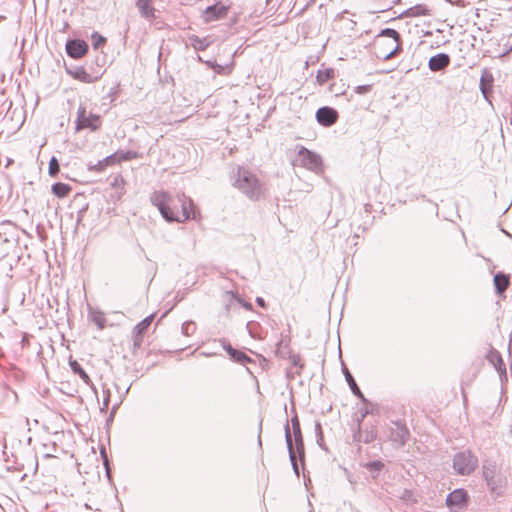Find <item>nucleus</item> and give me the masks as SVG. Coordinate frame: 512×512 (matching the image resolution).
<instances>
[{"label":"nucleus","mask_w":512,"mask_h":512,"mask_svg":"<svg viewBox=\"0 0 512 512\" xmlns=\"http://www.w3.org/2000/svg\"><path fill=\"white\" fill-rule=\"evenodd\" d=\"M150 199L152 204L158 208L163 218L168 222L199 220L192 199L184 194L172 196L165 191H155Z\"/></svg>","instance_id":"1"},{"label":"nucleus","mask_w":512,"mask_h":512,"mask_svg":"<svg viewBox=\"0 0 512 512\" xmlns=\"http://www.w3.org/2000/svg\"><path fill=\"white\" fill-rule=\"evenodd\" d=\"M234 186L250 200L257 201L265 196V187L257 176L246 168L239 167Z\"/></svg>","instance_id":"2"},{"label":"nucleus","mask_w":512,"mask_h":512,"mask_svg":"<svg viewBox=\"0 0 512 512\" xmlns=\"http://www.w3.org/2000/svg\"><path fill=\"white\" fill-rule=\"evenodd\" d=\"M483 478L492 498L504 497L508 487V478L496 464L485 462L483 464Z\"/></svg>","instance_id":"3"},{"label":"nucleus","mask_w":512,"mask_h":512,"mask_svg":"<svg viewBox=\"0 0 512 512\" xmlns=\"http://www.w3.org/2000/svg\"><path fill=\"white\" fill-rule=\"evenodd\" d=\"M374 47L378 58L391 59L400 50V34L392 28H385L376 36Z\"/></svg>","instance_id":"4"},{"label":"nucleus","mask_w":512,"mask_h":512,"mask_svg":"<svg viewBox=\"0 0 512 512\" xmlns=\"http://www.w3.org/2000/svg\"><path fill=\"white\" fill-rule=\"evenodd\" d=\"M284 430H285V440H286V444H287V448H288V452H289V458H290L291 464L293 466L294 472L296 473V475H299V468L297 465V456L296 455L298 454L300 460H303V458H304V443H303L301 428L298 427L297 430H292L293 436H294V441H295V448L293 445L292 433H291L290 426H289L288 422L286 423Z\"/></svg>","instance_id":"5"},{"label":"nucleus","mask_w":512,"mask_h":512,"mask_svg":"<svg viewBox=\"0 0 512 512\" xmlns=\"http://www.w3.org/2000/svg\"><path fill=\"white\" fill-rule=\"evenodd\" d=\"M295 163L317 174L323 171V162L321 156L303 146H301L298 150Z\"/></svg>","instance_id":"6"},{"label":"nucleus","mask_w":512,"mask_h":512,"mask_svg":"<svg viewBox=\"0 0 512 512\" xmlns=\"http://www.w3.org/2000/svg\"><path fill=\"white\" fill-rule=\"evenodd\" d=\"M478 466L477 457L469 450L455 454L453 469L459 475H470Z\"/></svg>","instance_id":"7"},{"label":"nucleus","mask_w":512,"mask_h":512,"mask_svg":"<svg viewBox=\"0 0 512 512\" xmlns=\"http://www.w3.org/2000/svg\"><path fill=\"white\" fill-rule=\"evenodd\" d=\"M101 117L92 112H87L86 107L82 104L77 109V117L75 120V130L79 132L83 129L96 131L101 127Z\"/></svg>","instance_id":"8"},{"label":"nucleus","mask_w":512,"mask_h":512,"mask_svg":"<svg viewBox=\"0 0 512 512\" xmlns=\"http://www.w3.org/2000/svg\"><path fill=\"white\" fill-rule=\"evenodd\" d=\"M469 496L464 489H455L446 497V505L451 512H458L467 507Z\"/></svg>","instance_id":"9"},{"label":"nucleus","mask_w":512,"mask_h":512,"mask_svg":"<svg viewBox=\"0 0 512 512\" xmlns=\"http://www.w3.org/2000/svg\"><path fill=\"white\" fill-rule=\"evenodd\" d=\"M317 121L326 127L332 126L338 120V112L331 107H321L316 112Z\"/></svg>","instance_id":"10"},{"label":"nucleus","mask_w":512,"mask_h":512,"mask_svg":"<svg viewBox=\"0 0 512 512\" xmlns=\"http://www.w3.org/2000/svg\"><path fill=\"white\" fill-rule=\"evenodd\" d=\"M227 14V7L221 3L209 6L203 12V19L205 22H212L223 18Z\"/></svg>","instance_id":"11"},{"label":"nucleus","mask_w":512,"mask_h":512,"mask_svg":"<svg viewBox=\"0 0 512 512\" xmlns=\"http://www.w3.org/2000/svg\"><path fill=\"white\" fill-rule=\"evenodd\" d=\"M88 45L82 40H70L66 44L67 54L75 59L81 58L86 54Z\"/></svg>","instance_id":"12"},{"label":"nucleus","mask_w":512,"mask_h":512,"mask_svg":"<svg viewBox=\"0 0 512 512\" xmlns=\"http://www.w3.org/2000/svg\"><path fill=\"white\" fill-rule=\"evenodd\" d=\"M450 64V57L446 53H439L429 59L428 67L433 72L444 70Z\"/></svg>","instance_id":"13"},{"label":"nucleus","mask_w":512,"mask_h":512,"mask_svg":"<svg viewBox=\"0 0 512 512\" xmlns=\"http://www.w3.org/2000/svg\"><path fill=\"white\" fill-rule=\"evenodd\" d=\"M220 342L224 350H226L230 358L235 362L245 364L246 362L251 361V359L244 352L234 349L226 339H221Z\"/></svg>","instance_id":"14"},{"label":"nucleus","mask_w":512,"mask_h":512,"mask_svg":"<svg viewBox=\"0 0 512 512\" xmlns=\"http://www.w3.org/2000/svg\"><path fill=\"white\" fill-rule=\"evenodd\" d=\"M136 7L140 15L148 21L156 18V10L152 5V0H136Z\"/></svg>","instance_id":"15"},{"label":"nucleus","mask_w":512,"mask_h":512,"mask_svg":"<svg viewBox=\"0 0 512 512\" xmlns=\"http://www.w3.org/2000/svg\"><path fill=\"white\" fill-rule=\"evenodd\" d=\"M408 436L409 432L403 425L395 424V428L391 429V440L399 445H404Z\"/></svg>","instance_id":"16"},{"label":"nucleus","mask_w":512,"mask_h":512,"mask_svg":"<svg viewBox=\"0 0 512 512\" xmlns=\"http://www.w3.org/2000/svg\"><path fill=\"white\" fill-rule=\"evenodd\" d=\"M493 81V75L484 70L480 78V90L485 98H488V94L491 92Z\"/></svg>","instance_id":"17"},{"label":"nucleus","mask_w":512,"mask_h":512,"mask_svg":"<svg viewBox=\"0 0 512 512\" xmlns=\"http://www.w3.org/2000/svg\"><path fill=\"white\" fill-rule=\"evenodd\" d=\"M343 373H344L345 379H346L351 391L353 392V394L356 395L358 398H360L363 402H366L367 400L365 399L363 393L361 392L360 388L358 387L352 374L349 372V370L345 366L343 367Z\"/></svg>","instance_id":"18"},{"label":"nucleus","mask_w":512,"mask_h":512,"mask_svg":"<svg viewBox=\"0 0 512 512\" xmlns=\"http://www.w3.org/2000/svg\"><path fill=\"white\" fill-rule=\"evenodd\" d=\"M493 280H494L496 292L499 295L503 294L506 291V289L508 288L509 283H510L508 275L501 273V272L497 273L494 276Z\"/></svg>","instance_id":"19"},{"label":"nucleus","mask_w":512,"mask_h":512,"mask_svg":"<svg viewBox=\"0 0 512 512\" xmlns=\"http://www.w3.org/2000/svg\"><path fill=\"white\" fill-rule=\"evenodd\" d=\"M377 437V431L375 428L371 427L370 429H366L363 433L361 432V436L358 433V429L354 433L355 441H363L364 443H370L375 440Z\"/></svg>","instance_id":"20"},{"label":"nucleus","mask_w":512,"mask_h":512,"mask_svg":"<svg viewBox=\"0 0 512 512\" xmlns=\"http://www.w3.org/2000/svg\"><path fill=\"white\" fill-rule=\"evenodd\" d=\"M335 77V71L332 68L319 69L317 72L316 80L319 85L326 84L329 80Z\"/></svg>","instance_id":"21"},{"label":"nucleus","mask_w":512,"mask_h":512,"mask_svg":"<svg viewBox=\"0 0 512 512\" xmlns=\"http://www.w3.org/2000/svg\"><path fill=\"white\" fill-rule=\"evenodd\" d=\"M210 42L207 38H199L196 35H192L189 37V45L192 46L195 50L203 51L209 46Z\"/></svg>","instance_id":"22"},{"label":"nucleus","mask_w":512,"mask_h":512,"mask_svg":"<svg viewBox=\"0 0 512 512\" xmlns=\"http://www.w3.org/2000/svg\"><path fill=\"white\" fill-rule=\"evenodd\" d=\"M70 191L71 187L65 183L58 182L52 186V192L58 197L67 196Z\"/></svg>","instance_id":"23"},{"label":"nucleus","mask_w":512,"mask_h":512,"mask_svg":"<svg viewBox=\"0 0 512 512\" xmlns=\"http://www.w3.org/2000/svg\"><path fill=\"white\" fill-rule=\"evenodd\" d=\"M71 369L74 373L78 374L80 378L86 383L89 384L91 382L90 377L88 374L84 371V369L80 366V364L77 361L70 362Z\"/></svg>","instance_id":"24"},{"label":"nucleus","mask_w":512,"mask_h":512,"mask_svg":"<svg viewBox=\"0 0 512 512\" xmlns=\"http://www.w3.org/2000/svg\"><path fill=\"white\" fill-rule=\"evenodd\" d=\"M153 315H150L148 317H146L145 319H143L141 322H139L133 329V333H137V334H144L146 332V330L148 329V327L150 326V324L152 323V320H153Z\"/></svg>","instance_id":"25"},{"label":"nucleus","mask_w":512,"mask_h":512,"mask_svg":"<svg viewBox=\"0 0 512 512\" xmlns=\"http://www.w3.org/2000/svg\"><path fill=\"white\" fill-rule=\"evenodd\" d=\"M115 156H116V160H118V163H120L122 161H129V160L135 159V158H137L138 154H137V152L131 151V150H128V151L121 150V151L115 152Z\"/></svg>","instance_id":"26"},{"label":"nucleus","mask_w":512,"mask_h":512,"mask_svg":"<svg viewBox=\"0 0 512 512\" xmlns=\"http://www.w3.org/2000/svg\"><path fill=\"white\" fill-rule=\"evenodd\" d=\"M181 330L185 336L193 335L196 331V324L193 321H186L182 324Z\"/></svg>","instance_id":"27"},{"label":"nucleus","mask_w":512,"mask_h":512,"mask_svg":"<svg viewBox=\"0 0 512 512\" xmlns=\"http://www.w3.org/2000/svg\"><path fill=\"white\" fill-rule=\"evenodd\" d=\"M59 170H60V166H59L57 159L55 157H52L49 162V174L51 176H55L58 174Z\"/></svg>","instance_id":"28"},{"label":"nucleus","mask_w":512,"mask_h":512,"mask_svg":"<svg viewBox=\"0 0 512 512\" xmlns=\"http://www.w3.org/2000/svg\"><path fill=\"white\" fill-rule=\"evenodd\" d=\"M384 467V464L381 461H372L367 464V469L371 472H380Z\"/></svg>","instance_id":"29"},{"label":"nucleus","mask_w":512,"mask_h":512,"mask_svg":"<svg viewBox=\"0 0 512 512\" xmlns=\"http://www.w3.org/2000/svg\"><path fill=\"white\" fill-rule=\"evenodd\" d=\"M427 9L421 5L415 6L410 9L409 15L411 16H420V15H427Z\"/></svg>","instance_id":"30"},{"label":"nucleus","mask_w":512,"mask_h":512,"mask_svg":"<svg viewBox=\"0 0 512 512\" xmlns=\"http://www.w3.org/2000/svg\"><path fill=\"white\" fill-rule=\"evenodd\" d=\"M103 393H104V400H103V407L101 408V410L106 411L109 407L111 392L109 389H106L104 387Z\"/></svg>","instance_id":"31"},{"label":"nucleus","mask_w":512,"mask_h":512,"mask_svg":"<svg viewBox=\"0 0 512 512\" xmlns=\"http://www.w3.org/2000/svg\"><path fill=\"white\" fill-rule=\"evenodd\" d=\"M143 343V335L133 333V347L135 349H139Z\"/></svg>","instance_id":"32"},{"label":"nucleus","mask_w":512,"mask_h":512,"mask_svg":"<svg viewBox=\"0 0 512 512\" xmlns=\"http://www.w3.org/2000/svg\"><path fill=\"white\" fill-rule=\"evenodd\" d=\"M93 45L95 48H98L99 46L103 45L106 42V39L99 35L98 33H94L93 36Z\"/></svg>","instance_id":"33"},{"label":"nucleus","mask_w":512,"mask_h":512,"mask_svg":"<svg viewBox=\"0 0 512 512\" xmlns=\"http://www.w3.org/2000/svg\"><path fill=\"white\" fill-rule=\"evenodd\" d=\"M107 168L103 160L98 161L95 165L91 166L89 165V170L95 171V172H102Z\"/></svg>","instance_id":"34"},{"label":"nucleus","mask_w":512,"mask_h":512,"mask_svg":"<svg viewBox=\"0 0 512 512\" xmlns=\"http://www.w3.org/2000/svg\"><path fill=\"white\" fill-rule=\"evenodd\" d=\"M93 321L98 325L99 328H103L105 324V318L101 313L93 316Z\"/></svg>","instance_id":"35"},{"label":"nucleus","mask_w":512,"mask_h":512,"mask_svg":"<svg viewBox=\"0 0 512 512\" xmlns=\"http://www.w3.org/2000/svg\"><path fill=\"white\" fill-rule=\"evenodd\" d=\"M103 162L105 163V165L108 167V166H112L116 163H118V160H116V156H115V153L112 154V155H109L107 157H105L104 159H102Z\"/></svg>","instance_id":"36"},{"label":"nucleus","mask_w":512,"mask_h":512,"mask_svg":"<svg viewBox=\"0 0 512 512\" xmlns=\"http://www.w3.org/2000/svg\"><path fill=\"white\" fill-rule=\"evenodd\" d=\"M368 413H369V411L367 409L362 410L360 418L357 419V428H358V433L360 436H361V423H362L363 419L368 415Z\"/></svg>","instance_id":"37"},{"label":"nucleus","mask_w":512,"mask_h":512,"mask_svg":"<svg viewBox=\"0 0 512 512\" xmlns=\"http://www.w3.org/2000/svg\"><path fill=\"white\" fill-rule=\"evenodd\" d=\"M496 358H497V364H495L496 368L500 371H505L506 370L505 364H504L501 356L498 353L496 355Z\"/></svg>","instance_id":"38"},{"label":"nucleus","mask_w":512,"mask_h":512,"mask_svg":"<svg viewBox=\"0 0 512 512\" xmlns=\"http://www.w3.org/2000/svg\"><path fill=\"white\" fill-rule=\"evenodd\" d=\"M371 86L370 85H361L356 87V93L358 94H365L368 91H370Z\"/></svg>","instance_id":"39"},{"label":"nucleus","mask_w":512,"mask_h":512,"mask_svg":"<svg viewBox=\"0 0 512 512\" xmlns=\"http://www.w3.org/2000/svg\"><path fill=\"white\" fill-rule=\"evenodd\" d=\"M291 361L293 366L302 368L301 358L299 355H293Z\"/></svg>","instance_id":"40"},{"label":"nucleus","mask_w":512,"mask_h":512,"mask_svg":"<svg viewBox=\"0 0 512 512\" xmlns=\"http://www.w3.org/2000/svg\"><path fill=\"white\" fill-rule=\"evenodd\" d=\"M291 426H292V430H297V428L300 427V423H299V419H298L297 415H295L294 417L291 418Z\"/></svg>","instance_id":"41"},{"label":"nucleus","mask_w":512,"mask_h":512,"mask_svg":"<svg viewBox=\"0 0 512 512\" xmlns=\"http://www.w3.org/2000/svg\"><path fill=\"white\" fill-rule=\"evenodd\" d=\"M400 497L401 499L408 501L412 497V492L410 490L405 489Z\"/></svg>","instance_id":"42"},{"label":"nucleus","mask_w":512,"mask_h":512,"mask_svg":"<svg viewBox=\"0 0 512 512\" xmlns=\"http://www.w3.org/2000/svg\"><path fill=\"white\" fill-rule=\"evenodd\" d=\"M32 229H34L38 235H42L43 233V230H44V226H40V225H37V226H30Z\"/></svg>","instance_id":"43"},{"label":"nucleus","mask_w":512,"mask_h":512,"mask_svg":"<svg viewBox=\"0 0 512 512\" xmlns=\"http://www.w3.org/2000/svg\"><path fill=\"white\" fill-rule=\"evenodd\" d=\"M256 302H257V304H258L259 306H261V307H265V301H264V299H263V298L258 297V298L256 299Z\"/></svg>","instance_id":"44"},{"label":"nucleus","mask_w":512,"mask_h":512,"mask_svg":"<svg viewBox=\"0 0 512 512\" xmlns=\"http://www.w3.org/2000/svg\"><path fill=\"white\" fill-rule=\"evenodd\" d=\"M447 2H449L450 4L452 5H456V6H462L461 4V1L460 0H446Z\"/></svg>","instance_id":"45"},{"label":"nucleus","mask_w":512,"mask_h":512,"mask_svg":"<svg viewBox=\"0 0 512 512\" xmlns=\"http://www.w3.org/2000/svg\"><path fill=\"white\" fill-rule=\"evenodd\" d=\"M81 74H82V77H80V76H78V77L83 81H87V78L89 77V75L85 71H82Z\"/></svg>","instance_id":"46"},{"label":"nucleus","mask_w":512,"mask_h":512,"mask_svg":"<svg viewBox=\"0 0 512 512\" xmlns=\"http://www.w3.org/2000/svg\"><path fill=\"white\" fill-rule=\"evenodd\" d=\"M316 431L321 435L322 434V430H321V425L320 423H316Z\"/></svg>","instance_id":"47"},{"label":"nucleus","mask_w":512,"mask_h":512,"mask_svg":"<svg viewBox=\"0 0 512 512\" xmlns=\"http://www.w3.org/2000/svg\"><path fill=\"white\" fill-rule=\"evenodd\" d=\"M1 224H12V223L9 220H5Z\"/></svg>","instance_id":"48"},{"label":"nucleus","mask_w":512,"mask_h":512,"mask_svg":"<svg viewBox=\"0 0 512 512\" xmlns=\"http://www.w3.org/2000/svg\"><path fill=\"white\" fill-rule=\"evenodd\" d=\"M245 307L249 309V308H251V305L250 304H245Z\"/></svg>","instance_id":"49"}]
</instances>
